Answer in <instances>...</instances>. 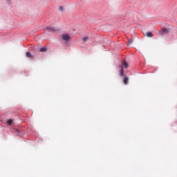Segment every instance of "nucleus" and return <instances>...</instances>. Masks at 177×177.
I'll return each instance as SVG.
<instances>
[{
  "label": "nucleus",
  "mask_w": 177,
  "mask_h": 177,
  "mask_svg": "<svg viewBox=\"0 0 177 177\" xmlns=\"http://www.w3.org/2000/svg\"><path fill=\"white\" fill-rule=\"evenodd\" d=\"M62 39L65 41V44H67L68 41H70V35L68 34H64L62 35Z\"/></svg>",
  "instance_id": "1"
},
{
  "label": "nucleus",
  "mask_w": 177,
  "mask_h": 177,
  "mask_svg": "<svg viewBox=\"0 0 177 177\" xmlns=\"http://www.w3.org/2000/svg\"><path fill=\"white\" fill-rule=\"evenodd\" d=\"M57 28H53V27H48L45 29L46 32H56L57 31Z\"/></svg>",
  "instance_id": "2"
},
{
  "label": "nucleus",
  "mask_w": 177,
  "mask_h": 177,
  "mask_svg": "<svg viewBox=\"0 0 177 177\" xmlns=\"http://www.w3.org/2000/svg\"><path fill=\"white\" fill-rule=\"evenodd\" d=\"M169 32V30H168L167 28H163L160 32V35H165V34H168Z\"/></svg>",
  "instance_id": "3"
},
{
  "label": "nucleus",
  "mask_w": 177,
  "mask_h": 177,
  "mask_svg": "<svg viewBox=\"0 0 177 177\" xmlns=\"http://www.w3.org/2000/svg\"><path fill=\"white\" fill-rule=\"evenodd\" d=\"M146 35H147V37H148L149 38H152V37H153V33H152L151 32H147L146 33Z\"/></svg>",
  "instance_id": "4"
},
{
  "label": "nucleus",
  "mask_w": 177,
  "mask_h": 177,
  "mask_svg": "<svg viewBox=\"0 0 177 177\" xmlns=\"http://www.w3.org/2000/svg\"><path fill=\"white\" fill-rule=\"evenodd\" d=\"M120 76L123 77L124 75V68L122 67V66H120Z\"/></svg>",
  "instance_id": "5"
},
{
  "label": "nucleus",
  "mask_w": 177,
  "mask_h": 177,
  "mask_svg": "<svg viewBox=\"0 0 177 177\" xmlns=\"http://www.w3.org/2000/svg\"><path fill=\"white\" fill-rule=\"evenodd\" d=\"M46 47H41L40 48V52H46Z\"/></svg>",
  "instance_id": "6"
},
{
  "label": "nucleus",
  "mask_w": 177,
  "mask_h": 177,
  "mask_svg": "<svg viewBox=\"0 0 177 177\" xmlns=\"http://www.w3.org/2000/svg\"><path fill=\"white\" fill-rule=\"evenodd\" d=\"M124 84L125 85H127V84H128V77H125L124 78Z\"/></svg>",
  "instance_id": "7"
},
{
  "label": "nucleus",
  "mask_w": 177,
  "mask_h": 177,
  "mask_svg": "<svg viewBox=\"0 0 177 177\" xmlns=\"http://www.w3.org/2000/svg\"><path fill=\"white\" fill-rule=\"evenodd\" d=\"M12 122H13V120H12V119H10L7 121L8 125H12Z\"/></svg>",
  "instance_id": "8"
},
{
  "label": "nucleus",
  "mask_w": 177,
  "mask_h": 177,
  "mask_svg": "<svg viewBox=\"0 0 177 177\" xmlns=\"http://www.w3.org/2000/svg\"><path fill=\"white\" fill-rule=\"evenodd\" d=\"M123 66H124V68H128V63H127V62H124L123 63Z\"/></svg>",
  "instance_id": "9"
},
{
  "label": "nucleus",
  "mask_w": 177,
  "mask_h": 177,
  "mask_svg": "<svg viewBox=\"0 0 177 177\" xmlns=\"http://www.w3.org/2000/svg\"><path fill=\"white\" fill-rule=\"evenodd\" d=\"M88 39H89V37H85L83 38V41L84 42H86Z\"/></svg>",
  "instance_id": "10"
},
{
  "label": "nucleus",
  "mask_w": 177,
  "mask_h": 177,
  "mask_svg": "<svg viewBox=\"0 0 177 177\" xmlns=\"http://www.w3.org/2000/svg\"><path fill=\"white\" fill-rule=\"evenodd\" d=\"M59 12H64V8H63V7H59Z\"/></svg>",
  "instance_id": "11"
},
{
  "label": "nucleus",
  "mask_w": 177,
  "mask_h": 177,
  "mask_svg": "<svg viewBox=\"0 0 177 177\" xmlns=\"http://www.w3.org/2000/svg\"><path fill=\"white\" fill-rule=\"evenodd\" d=\"M26 57H31V53L27 52V53H26Z\"/></svg>",
  "instance_id": "12"
},
{
  "label": "nucleus",
  "mask_w": 177,
  "mask_h": 177,
  "mask_svg": "<svg viewBox=\"0 0 177 177\" xmlns=\"http://www.w3.org/2000/svg\"><path fill=\"white\" fill-rule=\"evenodd\" d=\"M133 41L132 39H129L128 41V45H131V44H132Z\"/></svg>",
  "instance_id": "13"
},
{
  "label": "nucleus",
  "mask_w": 177,
  "mask_h": 177,
  "mask_svg": "<svg viewBox=\"0 0 177 177\" xmlns=\"http://www.w3.org/2000/svg\"><path fill=\"white\" fill-rule=\"evenodd\" d=\"M17 135H19V133H20V131L19 130H17Z\"/></svg>",
  "instance_id": "14"
}]
</instances>
